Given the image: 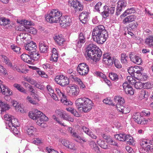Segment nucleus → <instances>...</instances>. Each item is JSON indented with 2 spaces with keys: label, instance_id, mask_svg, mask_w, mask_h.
Instances as JSON below:
<instances>
[{
  "label": "nucleus",
  "instance_id": "obj_64",
  "mask_svg": "<svg viewBox=\"0 0 153 153\" xmlns=\"http://www.w3.org/2000/svg\"><path fill=\"white\" fill-rule=\"evenodd\" d=\"M138 26V24L137 22L134 23L129 25V27L132 30L136 29Z\"/></svg>",
  "mask_w": 153,
  "mask_h": 153
},
{
  "label": "nucleus",
  "instance_id": "obj_43",
  "mask_svg": "<svg viewBox=\"0 0 153 153\" xmlns=\"http://www.w3.org/2000/svg\"><path fill=\"white\" fill-rule=\"evenodd\" d=\"M137 79L141 81H144L147 79V76L145 74H142V72L139 74L137 77H135Z\"/></svg>",
  "mask_w": 153,
  "mask_h": 153
},
{
  "label": "nucleus",
  "instance_id": "obj_21",
  "mask_svg": "<svg viewBox=\"0 0 153 153\" xmlns=\"http://www.w3.org/2000/svg\"><path fill=\"white\" fill-rule=\"evenodd\" d=\"M25 47L26 50L32 52L33 51H35L37 48V46L35 43L32 41L26 44Z\"/></svg>",
  "mask_w": 153,
  "mask_h": 153
},
{
  "label": "nucleus",
  "instance_id": "obj_13",
  "mask_svg": "<svg viewBox=\"0 0 153 153\" xmlns=\"http://www.w3.org/2000/svg\"><path fill=\"white\" fill-rule=\"evenodd\" d=\"M123 90L126 93L130 95H133L134 94V91L132 87L126 82L123 84Z\"/></svg>",
  "mask_w": 153,
  "mask_h": 153
},
{
  "label": "nucleus",
  "instance_id": "obj_22",
  "mask_svg": "<svg viewBox=\"0 0 153 153\" xmlns=\"http://www.w3.org/2000/svg\"><path fill=\"white\" fill-rule=\"evenodd\" d=\"M6 124L8 125V127L19 126V125L17 119L14 118L13 116L11 117L10 121L7 122Z\"/></svg>",
  "mask_w": 153,
  "mask_h": 153
},
{
  "label": "nucleus",
  "instance_id": "obj_15",
  "mask_svg": "<svg viewBox=\"0 0 153 153\" xmlns=\"http://www.w3.org/2000/svg\"><path fill=\"white\" fill-rule=\"evenodd\" d=\"M11 68L20 73L26 74L29 71L28 69H25L24 65L22 64L12 65V68Z\"/></svg>",
  "mask_w": 153,
  "mask_h": 153
},
{
  "label": "nucleus",
  "instance_id": "obj_26",
  "mask_svg": "<svg viewBox=\"0 0 153 153\" xmlns=\"http://www.w3.org/2000/svg\"><path fill=\"white\" fill-rule=\"evenodd\" d=\"M9 108V107L8 104L0 100V114H2L3 112L8 110Z\"/></svg>",
  "mask_w": 153,
  "mask_h": 153
},
{
  "label": "nucleus",
  "instance_id": "obj_8",
  "mask_svg": "<svg viewBox=\"0 0 153 153\" xmlns=\"http://www.w3.org/2000/svg\"><path fill=\"white\" fill-rule=\"evenodd\" d=\"M69 3L76 12L82 11L83 9V4L78 0H69Z\"/></svg>",
  "mask_w": 153,
  "mask_h": 153
},
{
  "label": "nucleus",
  "instance_id": "obj_56",
  "mask_svg": "<svg viewBox=\"0 0 153 153\" xmlns=\"http://www.w3.org/2000/svg\"><path fill=\"white\" fill-rule=\"evenodd\" d=\"M78 40L82 42H85V37L84 34L83 33H80L79 35Z\"/></svg>",
  "mask_w": 153,
  "mask_h": 153
},
{
  "label": "nucleus",
  "instance_id": "obj_1",
  "mask_svg": "<svg viewBox=\"0 0 153 153\" xmlns=\"http://www.w3.org/2000/svg\"><path fill=\"white\" fill-rule=\"evenodd\" d=\"M92 36L93 40L98 44H103L108 37L107 30L103 25L95 27L93 30Z\"/></svg>",
  "mask_w": 153,
  "mask_h": 153
},
{
  "label": "nucleus",
  "instance_id": "obj_32",
  "mask_svg": "<svg viewBox=\"0 0 153 153\" xmlns=\"http://www.w3.org/2000/svg\"><path fill=\"white\" fill-rule=\"evenodd\" d=\"M1 57L3 62L7 65V66L12 68V64L8 58L4 55H2Z\"/></svg>",
  "mask_w": 153,
  "mask_h": 153
},
{
  "label": "nucleus",
  "instance_id": "obj_11",
  "mask_svg": "<svg viewBox=\"0 0 153 153\" xmlns=\"http://www.w3.org/2000/svg\"><path fill=\"white\" fill-rule=\"evenodd\" d=\"M117 5L116 9V14L119 15L120 14V12L126 7L127 2L124 0H119L117 3Z\"/></svg>",
  "mask_w": 153,
  "mask_h": 153
},
{
  "label": "nucleus",
  "instance_id": "obj_27",
  "mask_svg": "<svg viewBox=\"0 0 153 153\" xmlns=\"http://www.w3.org/2000/svg\"><path fill=\"white\" fill-rule=\"evenodd\" d=\"M27 35L25 33H21L16 37V41L17 42H24V41L26 38Z\"/></svg>",
  "mask_w": 153,
  "mask_h": 153
},
{
  "label": "nucleus",
  "instance_id": "obj_39",
  "mask_svg": "<svg viewBox=\"0 0 153 153\" xmlns=\"http://www.w3.org/2000/svg\"><path fill=\"white\" fill-rule=\"evenodd\" d=\"M14 87L16 88L18 91L25 94H27V92L21 86V85L17 83H15L13 85Z\"/></svg>",
  "mask_w": 153,
  "mask_h": 153
},
{
  "label": "nucleus",
  "instance_id": "obj_37",
  "mask_svg": "<svg viewBox=\"0 0 153 153\" xmlns=\"http://www.w3.org/2000/svg\"><path fill=\"white\" fill-rule=\"evenodd\" d=\"M31 53L30 56V57L31 58L32 60H36L39 57V54L38 53V52L35 51H33L32 52H31Z\"/></svg>",
  "mask_w": 153,
  "mask_h": 153
},
{
  "label": "nucleus",
  "instance_id": "obj_16",
  "mask_svg": "<svg viewBox=\"0 0 153 153\" xmlns=\"http://www.w3.org/2000/svg\"><path fill=\"white\" fill-rule=\"evenodd\" d=\"M103 61L104 63L108 65H112L113 63V58L108 53L104 54L103 55Z\"/></svg>",
  "mask_w": 153,
  "mask_h": 153
},
{
  "label": "nucleus",
  "instance_id": "obj_62",
  "mask_svg": "<svg viewBox=\"0 0 153 153\" xmlns=\"http://www.w3.org/2000/svg\"><path fill=\"white\" fill-rule=\"evenodd\" d=\"M107 141L108 142V143L111 145H112L114 146H117V143L115 142L114 140L111 138H109L108 139Z\"/></svg>",
  "mask_w": 153,
  "mask_h": 153
},
{
  "label": "nucleus",
  "instance_id": "obj_49",
  "mask_svg": "<svg viewBox=\"0 0 153 153\" xmlns=\"http://www.w3.org/2000/svg\"><path fill=\"white\" fill-rule=\"evenodd\" d=\"M69 78L71 79H73V80L76 82V83L78 84H80V83L82 81L80 79L77 77L75 75H70Z\"/></svg>",
  "mask_w": 153,
  "mask_h": 153
},
{
  "label": "nucleus",
  "instance_id": "obj_60",
  "mask_svg": "<svg viewBox=\"0 0 153 153\" xmlns=\"http://www.w3.org/2000/svg\"><path fill=\"white\" fill-rule=\"evenodd\" d=\"M127 79L128 82L129 83L132 85L134 84L135 82L136 81V80L131 76H127Z\"/></svg>",
  "mask_w": 153,
  "mask_h": 153
},
{
  "label": "nucleus",
  "instance_id": "obj_44",
  "mask_svg": "<svg viewBox=\"0 0 153 153\" xmlns=\"http://www.w3.org/2000/svg\"><path fill=\"white\" fill-rule=\"evenodd\" d=\"M30 25H27L26 32L33 34H35L37 33L36 30L32 27H29Z\"/></svg>",
  "mask_w": 153,
  "mask_h": 153
},
{
  "label": "nucleus",
  "instance_id": "obj_14",
  "mask_svg": "<svg viewBox=\"0 0 153 153\" xmlns=\"http://www.w3.org/2000/svg\"><path fill=\"white\" fill-rule=\"evenodd\" d=\"M39 47L40 52L42 53H47L48 50V44L46 41H40L39 43Z\"/></svg>",
  "mask_w": 153,
  "mask_h": 153
},
{
  "label": "nucleus",
  "instance_id": "obj_35",
  "mask_svg": "<svg viewBox=\"0 0 153 153\" xmlns=\"http://www.w3.org/2000/svg\"><path fill=\"white\" fill-rule=\"evenodd\" d=\"M131 60L134 63L139 65L142 63V60L141 58L136 55H135Z\"/></svg>",
  "mask_w": 153,
  "mask_h": 153
},
{
  "label": "nucleus",
  "instance_id": "obj_53",
  "mask_svg": "<svg viewBox=\"0 0 153 153\" xmlns=\"http://www.w3.org/2000/svg\"><path fill=\"white\" fill-rule=\"evenodd\" d=\"M103 102L109 105H111L113 106H115L116 104L113 103L112 100L110 98H106L103 101Z\"/></svg>",
  "mask_w": 153,
  "mask_h": 153
},
{
  "label": "nucleus",
  "instance_id": "obj_17",
  "mask_svg": "<svg viewBox=\"0 0 153 153\" xmlns=\"http://www.w3.org/2000/svg\"><path fill=\"white\" fill-rule=\"evenodd\" d=\"M53 38L55 42L59 45H63L65 40L62 35L56 34L53 36Z\"/></svg>",
  "mask_w": 153,
  "mask_h": 153
},
{
  "label": "nucleus",
  "instance_id": "obj_3",
  "mask_svg": "<svg viewBox=\"0 0 153 153\" xmlns=\"http://www.w3.org/2000/svg\"><path fill=\"white\" fill-rule=\"evenodd\" d=\"M75 104L78 108L85 113L89 111L92 108L93 103L91 100L88 98H80L76 100Z\"/></svg>",
  "mask_w": 153,
  "mask_h": 153
},
{
  "label": "nucleus",
  "instance_id": "obj_9",
  "mask_svg": "<svg viewBox=\"0 0 153 153\" xmlns=\"http://www.w3.org/2000/svg\"><path fill=\"white\" fill-rule=\"evenodd\" d=\"M114 100L117 103L116 107L117 110L122 112L124 108L123 105L125 102L124 99L120 96H116L114 97Z\"/></svg>",
  "mask_w": 153,
  "mask_h": 153
},
{
  "label": "nucleus",
  "instance_id": "obj_6",
  "mask_svg": "<svg viewBox=\"0 0 153 153\" xmlns=\"http://www.w3.org/2000/svg\"><path fill=\"white\" fill-rule=\"evenodd\" d=\"M77 70L79 74L81 75H85L89 72V68L86 63H81L78 65Z\"/></svg>",
  "mask_w": 153,
  "mask_h": 153
},
{
  "label": "nucleus",
  "instance_id": "obj_12",
  "mask_svg": "<svg viewBox=\"0 0 153 153\" xmlns=\"http://www.w3.org/2000/svg\"><path fill=\"white\" fill-rule=\"evenodd\" d=\"M48 120V118L42 113V114L38 118V120L36 121V123L42 127H44L46 126V124L44 122L47 121Z\"/></svg>",
  "mask_w": 153,
  "mask_h": 153
},
{
  "label": "nucleus",
  "instance_id": "obj_34",
  "mask_svg": "<svg viewBox=\"0 0 153 153\" xmlns=\"http://www.w3.org/2000/svg\"><path fill=\"white\" fill-rule=\"evenodd\" d=\"M127 135L125 134H120L114 135V137L116 139L120 141H126Z\"/></svg>",
  "mask_w": 153,
  "mask_h": 153
},
{
  "label": "nucleus",
  "instance_id": "obj_5",
  "mask_svg": "<svg viewBox=\"0 0 153 153\" xmlns=\"http://www.w3.org/2000/svg\"><path fill=\"white\" fill-rule=\"evenodd\" d=\"M18 23L20 24V25L17 28V30L21 31L26 32L27 25H33L34 23L31 21H28L26 20H17Z\"/></svg>",
  "mask_w": 153,
  "mask_h": 153
},
{
  "label": "nucleus",
  "instance_id": "obj_24",
  "mask_svg": "<svg viewBox=\"0 0 153 153\" xmlns=\"http://www.w3.org/2000/svg\"><path fill=\"white\" fill-rule=\"evenodd\" d=\"M82 129L86 134L91 138L94 139H96L97 138V136L94 134L92 131L90 130L88 128L83 126L82 127Z\"/></svg>",
  "mask_w": 153,
  "mask_h": 153
},
{
  "label": "nucleus",
  "instance_id": "obj_57",
  "mask_svg": "<svg viewBox=\"0 0 153 153\" xmlns=\"http://www.w3.org/2000/svg\"><path fill=\"white\" fill-rule=\"evenodd\" d=\"M134 87L137 89H140L143 87V84L142 83L140 82H136L134 84Z\"/></svg>",
  "mask_w": 153,
  "mask_h": 153
},
{
  "label": "nucleus",
  "instance_id": "obj_31",
  "mask_svg": "<svg viewBox=\"0 0 153 153\" xmlns=\"http://www.w3.org/2000/svg\"><path fill=\"white\" fill-rule=\"evenodd\" d=\"M115 3H111L110 6L108 7L107 6H104L103 8H106L107 11L108 12L109 14H113L114 13L115 10Z\"/></svg>",
  "mask_w": 153,
  "mask_h": 153
},
{
  "label": "nucleus",
  "instance_id": "obj_19",
  "mask_svg": "<svg viewBox=\"0 0 153 153\" xmlns=\"http://www.w3.org/2000/svg\"><path fill=\"white\" fill-rule=\"evenodd\" d=\"M89 16L88 12H83L79 15V19L82 23L85 24L88 20Z\"/></svg>",
  "mask_w": 153,
  "mask_h": 153
},
{
  "label": "nucleus",
  "instance_id": "obj_52",
  "mask_svg": "<svg viewBox=\"0 0 153 153\" xmlns=\"http://www.w3.org/2000/svg\"><path fill=\"white\" fill-rule=\"evenodd\" d=\"M127 136L126 141H127V143L129 145H133L134 142L133 137L129 135H127Z\"/></svg>",
  "mask_w": 153,
  "mask_h": 153
},
{
  "label": "nucleus",
  "instance_id": "obj_7",
  "mask_svg": "<svg viewBox=\"0 0 153 153\" xmlns=\"http://www.w3.org/2000/svg\"><path fill=\"white\" fill-rule=\"evenodd\" d=\"M56 92L58 95L61 98V101L64 104L66 105H71L72 104V102L67 99L63 91H60L59 89L56 88Z\"/></svg>",
  "mask_w": 153,
  "mask_h": 153
},
{
  "label": "nucleus",
  "instance_id": "obj_40",
  "mask_svg": "<svg viewBox=\"0 0 153 153\" xmlns=\"http://www.w3.org/2000/svg\"><path fill=\"white\" fill-rule=\"evenodd\" d=\"M66 110L68 111L71 112L72 114H73L76 117H79L80 115L76 110L73 108H66Z\"/></svg>",
  "mask_w": 153,
  "mask_h": 153
},
{
  "label": "nucleus",
  "instance_id": "obj_59",
  "mask_svg": "<svg viewBox=\"0 0 153 153\" xmlns=\"http://www.w3.org/2000/svg\"><path fill=\"white\" fill-rule=\"evenodd\" d=\"M24 80L30 83L32 85H34L36 83V81L30 78L29 77H25L24 78Z\"/></svg>",
  "mask_w": 153,
  "mask_h": 153
},
{
  "label": "nucleus",
  "instance_id": "obj_23",
  "mask_svg": "<svg viewBox=\"0 0 153 153\" xmlns=\"http://www.w3.org/2000/svg\"><path fill=\"white\" fill-rule=\"evenodd\" d=\"M58 23H59L62 26H68L70 25V22L68 21V19L65 18L60 17L58 21Z\"/></svg>",
  "mask_w": 153,
  "mask_h": 153
},
{
  "label": "nucleus",
  "instance_id": "obj_41",
  "mask_svg": "<svg viewBox=\"0 0 153 153\" xmlns=\"http://www.w3.org/2000/svg\"><path fill=\"white\" fill-rule=\"evenodd\" d=\"M36 129L33 126H30L27 127V130L28 134L30 135H34L36 131Z\"/></svg>",
  "mask_w": 153,
  "mask_h": 153
},
{
  "label": "nucleus",
  "instance_id": "obj_54",
  "mask_svg": "<svg viewBox=\"0 0 153 153\" xmlns=\"http://www.w3.org/2000/svg\"><path fill=\"white\" fill-rule=\"evenodd\" d=\"M63 78H64V76L62 75L57 76L55 78V80L58 84H59Z\"/></svg>",
  "mask_w": 153,
  "mask_h": 153
},
{
  "label": "nucleus",
  "instance_id": "obj_2",
  "mask_svg": "<svg viewBox=\"0 0 153 153\" xmlns=\"http://www.w3.org/2000/svg\"><path fill=\"white\" fill-rule=\"evenodd\" d=\"M85 55L87 59H92L97 62L100 60L102 52L96 45L90 44L86 49Z\"/></svg>",
  "mask_w": 153,
  "mask_h": 153
},
{
  "label": "nucleus",
  "instance_id": "obj_42",
  "mask_svg": "<svg viewBox=\"0 0 153 153\" xmlns=\"http://www.w3.org/2000/svg\"><path fill=\"white\" fill-rule=\"evenodd\" d=\"M69 83V81L68 78L64 76V78H63L61 80L59 85L62 86H65L68 85Z\"/></svg>",
  "mask_w": 153,
  "mask_h": 153
},
{
  "label": "nucleus",
  "instance_id": "obj_45",
  "mask_svg": "<svg viewBox=\"0 0 153 153\" xmlns=\"http://www.w3.org/2000/svg\"><path fill=\"white\" fill-rule=\"evenodd\" d=\"M0 87V92H2L4 95H7V93L8 91V88L7 87L2 84Z\"/></svg>",
  "mask_w": 153,
  "mask_h": 153
},
{
  "label": "nucleus",
  "instance_id": "obj_50",
  "mask_svg": "<svg viewBox=\"0 0 153 153\" xmlns=\"http://www.w3.org/2000/svg\"><path fill=\"white\" fill-rule=\"evenodd\" d=\"M113 62L115 67L118 68H120L122 67V65L118 60L115 58V57H113Z\"/></svg>",
  "mask_w": 153,
  "mask_h": 153
},
{
  "label": "nucleus",
  "instance_id": "obj_18",
  "mask_svg": "<svg viewBox=\"0 0 153 153\" xmlns=\"http://www.w3.org/2000/svg\"><path fill=\"white\" fill-rule=\"evenodd\" d=\"M62 113L63 112L62 111L59 109L56 110L55 112V115H53L52 116V118L62 126H65L66 125L64 124V123H62V122L61 120L58 119L56 117V116L58 117H60L61 115H62Z\"/></svg>",
  "mask_w": 153,
  "mask_h": 153
},
{
  "label": "nucleus",
  "instance_id": "obj_29",
  "mask_svg": "<svg viewBox=\"0 0 153 153\" xmlns=\"http://www.w3.org/2000/svg\"><path fill=\"white\" fill-rule=\"evenodd\" d=\"M21 57L22 59L24 62L29 64L32 63V59L29 55L23 53L21 55Z\"/></svg>",
  "mask_w": 153,
  "mask_h": 153
},
{
  "label": "nucleus",
  "instance_id": "obj_36",
  "mask_svg": "<svg viewBox=\"0 0 153 153\" xmlns=\"http://www.w3.org/2000/svg\"><path fill=\"white\" fill-rule=\"evenodd\" d=\"M97 144L102 148L106 149L108 148V143L105 141L99 140L97 142Z\"/></svg>",
  "mask_w": 153,
  "mask_h": 153
},
{
  "label": "nucleus",
  "instance_id": "obj_46",
  "mask_svg": "<svg viewBox=\"0 0 153 153\" xmlns=\"http://www.w3.org/2000/svg\"><path fill=\"white\" fill-rule=\"evenodd\" d=\"M140 145L145 147L147 145L150 144V140L149 139H141L140 140Z\"/></svg>",
  "mask_w": 153,
  "mask_h": 153
},
{
  "label": "nucleus",
  "instance_id": "obj_61",
  "mask_svg": "<svg viewBox=\"0 0 153 153\" xmlns=\"http://www.w3.org/2000/svg\"><path fill=\"white\" fill-rule=\"evenodd\" d=\"M37 72L42 77L45 78H47L48 77V75L43 71H40L39 69V70L37 71Z\"/></svg>",
  "mask_w": 153,
  "mask_h": 153
},
{
  "label": "nucleus",
  "instance_id": "obj_38",
  "mask_svg": "<svg viewBox=\"0 0 153 153\" xmlns=\"http://www.w3.org/2000/svg\"><path fill=\"white\" fill-rule=\"evenodd\" d=\"M135 12V10L134 7L128 8L121 15V16H125L128 15L132 13H134Z\"/></svg>",
  "mask_w": 153,
  "mask_h": 153
},
{
  "label": "nucleus",
  "instance_id": "obj_10",
  "mask_svg": "<svg viewBox=\"0 0 153 153\" xmlns=\"http://www.w3.org/2000/svg\"><path fill=\"white\" fill-rule=\"evenodd\" d=\"M133 118L134 120L138 124H145L148 122V121L145 120L139 112L135 113L133 116Z\"/></svg>",
  "mask_w": 153,
  "mask_h": 153
},
{
  "label": "nucleus",
  "instance_id": "obj_20",
  "mask_svg": "<svg viewBox=\"0 0 153 153\" xmlns=\"http://www.w3.org/2000/svg\"><path fill=\"white\" fill-rule=\"evenodd\" d=\"M41 114V112L37 109H35L34 111L30 112L29 114V116L30 118L37 121Z\"/></svg>",
  "mask_w": 153,
  "mask_h": 153
},
{
  "label": "nucleus",
  "instance_id": "obj_63",
  "mask_svg": "<svg viewBox=\"0 0 153 153\" xmlns=\"http://www.w3.org/2000/svg\"><path fill=\"white\" fill-rule=\"evenodd\" d=\"M73 138L77 139H81V137L79 136L78 133H77L76 131V130L72 133L71 135Z\"/></svg>",
  "mask_w": 153,
  "mask_h": 153
},
{
  "label": "nucleus",
  "instance_id": "obj_4",
  "mask_svg": "<svg viewBox=\"0 0 153 153\" xmlns=\"http://www.w3.org/2000/svg\"><path fill=\"white\" fill-rule=\"evenodd\" d=\"M62 15V13L57 9L52 10L45 16L46 20L51 23H57L59 19Z\"/></svg>",
  "mask_w": 153,
  "mask_h": 153
},
{
  "label": "nucleus",
  "instance_id": "obj_58",
  "mask_svg": "<svg viewBox=\"0 0 153 153\" xmlns=\"http://www.w3.org/2000/svg\"><path fill=\"white\" fill-rule=\"evenodd\" d=\"M58 58V54H52L50 58V60L57 62Z\"/></svg>",
  "mask_w": 153,
  "mask_h": 153
},
{
  "label": "nucleus",
  "instance_id": "obj_30",
  "mask_svg": "<svg viewBox=\"0 0 153 153\" xmlns=\"http://www.w3.org/2000/svg\"><path fill=\"white\" fill-rule=\"evenodd\" d=\"M145 43L151 47H153V36L149 35L145 40Z\"/></svg>",
  "mask_w": 153,
  "mask_h": 153
},
{
  "label": "nucleus",
  "instance_id": "obj_28",
  "mask_svg": "<svg viewBox=\"0 0 153 153\" xmlns=\"http://www.w3.org/2000/svg\"><path fill=\"white\" fill-rule=\"evenodd\" d=\"M136 19V16L134 15L128 16L126 17L123 20L124 24H127L134 21Z\"/></svg>",
  "mask_w": 153,
  "mask_h": 153
},
{
  "label": "nucleus",
  "instance_id": "obj_47",
  "mask_svg": "<svg viewBox=\"0 0 153 153\" xmlns=\"http://www.w3.org/2000/svg\"><path fill=\"white\" fill-rule=\"evenodd\" d=\"M128 56L125 53H122L121 54V61L122 63L126 64L127 63V59Z\"/></svg>",
  "mask_w": 153,
  "mask_h": 153
},
{
  "label": "nucleus",
  "instance_id": "obj_55",
  "mask_svg": "<svg viewBox=\"0 0 153 153\" xmlns=\"http://www.w3.org/2000/svg\"><path fill=\"white\" fill-rule=\"evenodd\" d=\"M18 127V126H13L9 127V128L14 134H18L19 133V131L17 128V127Z\"/></svg>",
  "mask_w": 153,
  "mask_h": 153
},
{
  "label": "nucleus",
  "instance_id": "obj_33",
  "mask_svg": "<svg viewBox=\"0 0 153 153\" xmlns=\"http://www.w3.org/2000/svg\"><path fill=\"white\" fill-rule=\"evenodd\" d=\"M143 69L140 66H136L134 67V77H137L138 75L143 71Z\"/></svg>",
  "mask_w": 153,
  "mask_h": 153
},
{
  "label": "nucleus",
  "instance_id": "obj_48",
  "mask_svg": "<svg viewBox=\"0 0 153 153\" xmlns=\"http://www.w3.org/2000/svg\"><path fill=\"white\" fill-rule=\"evenodd\" d=\"M110 78L113 81H117L119 79L118 75L116 73H111L109 74Z\"/></svg>",
  "mask_w": 153,
  "mask_h": 153
},
{
  "label": "nucleus",
  "instance_id": "obj_51",
  "mask_svg": "<svg viewBox=\"0 0 153 153\" xmlns=\"http://www.w3.org/2000/svg\"><path fill=\"white\" fill-rule=\"evenodd\" d=\"M10 48L14 52L19 53L20 51V48L17 45L13 44L10 45Z\"/></svg>",
  "mask_w": 153,
  "mask_h": 153
},
{
  "label": "nucleus",
  "instance_id": "obj_25",
  "mask_svg": "<svg viewBox=\"0 0 153 153\" xmlns=\"http://www.w3.org/2000/svg\"><path fill=\"white\" fill-rule=\"evenodd\" d=\"M148 94H146V91H142L139 93L138 99L140 100L146 101L148 99Z\"/></svg>",
  "mask_w": 153,
  "mask_h": 153
}]
</instances>
